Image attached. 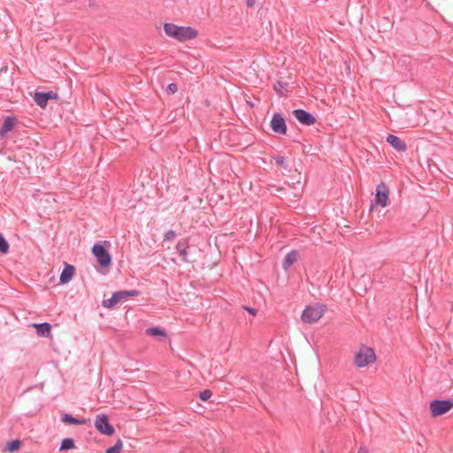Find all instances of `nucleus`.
<instances>
[{
  "label": "nucleus",
  "instance_id": "1",
  "mask_svg": "<svg viewBox=\"0 0 453 453\" xmlns=\"http://www.w3.org/2000/svg\"><path fill=\"white\" fill-rule=\"evenodd\" d=\"M164 31L169 37L183 42L194 39L197 36V32L190 27H180L173 23H165Z\"/></svg>",
  "mask_w": 453,
  "mask_h": 453
},
{
  "label": "nucleus",
  "instance_id": "2",
  "mask_svg": "<svg viewBox=\"0 0 453 453\" xmlns=\"http://www.w3.org/2000/svg\"><path fill=\"white\" fill-rule=\"evenodd\" d=\"M140 294L138 290H120L114 292L111 298L103 301L104 308L111 309L119 303L127 300L128 298L137 296Z\"/></svg>",
  "mask_w": 453,
  "mask_h": 453
},
{
  "label": "nucleus",
  "instance_id": "3",
  "mask_svg": "<svg viewBox=\"0 0 453 453\" xmlns=\"http://www.w3.org/2000/svg\"><path fill=\"white\" fill-rule=\"evenodd\" d=\"M326 306L323 304H317L315 306H308L303 311L302 320L304 323H315L317 322L325 313Z\"/></svg>",
  "mask_w": 453,
  "mask_h": 453
},
{
  "label": "nucleus",
  "instance_id": "4",
  "mask_svg": "<svg viewBox=\"0 0 453 453\" xmlns=\"http://www.w3.org/2000/svg\"><path fill=\"white\" fill-rule=\"evenodd\" d=\"M453 408V400H433L430 403V411L433 417H439L449 412Z\"/></svg>",
  "mask_w": 453,
  "mask_h": 453
},
{
  "label": "nucleus",
  "instance_id": "5",
  "mask_svg": "<svg viewBox=\"0 0 453 453\" xmlns=\"http://www.w3.org/2000/svg\"><path fill=\"white\" fill-rule=\"evenodd\" d=\"M376 356L372 348H363L355 356V365L359 367H365L375 361Z\"/></svg>",
  "mask_w": 453,
  "mask_h": 453
},
{
  "label": "nucleus",
  "instance_id": "6",
  "mask_svg": "<svg viewBox=\"0 0 453 453\" xmlns=\"http://www.w3.org/2000/svg\"><path fill=\"white\" fill-rule=\"evenodd\" d=\"M92 253L96 257L98 264L103 267H108L111 263V257L109 251L101 244H95Z\"/></svg>",
  "mask_w": 453,
  "mask_h": 453
},
{
  "label": "nucleus",
  "instance_id": "7",
  "mask_svg": "<svg viewBox=\"0 0 453 453\" xmlns=\"http://www.w3.org/2000/svg\"><path fill=\"white\" fill-rule=\"evenodd\" d=\"M95 426L98 432L104 435H112L115 432L114 427L110 424L106 415H98L95 420Z\"/></svg>",
  "mask_w": 453,
  "mask_h": 453
},
{
  "label": "nucleus",
  "instance_id": "8",
  "mask_svg": "<svg viewBox=\"0 0 453 453\" xmlns=\"http://www.w3.org/2000/svg\"><path fill=\"white\" fill-rule=\"evenodd\" d=\"M388 201V188L383 182L380 183L376 188L375 203L381 207H386Z\"/></svg>",
  "mask_w": 453,
  "mask_h": 453
},
{
  "label": "nucleus",
  "instance_id": "9",
  "mask_svg": "<svg viewBox=\"0 0 453 453\" xmlns=\"http://www.w3.org/2000/svg\"><path fill=\"white\" fill-rule=\"evenodd\" d=\"M271 127L274 133L285 134L287 126L284 118L280 113H274L271 120Z\"/></svg>",
  "mask_w": 453,
  "mask_h": 453
},
{
  "label": "nucleus",
  "instance_id": "10",
  "mask_svg": "<svg viewBox=\"0 0 453 453\" xmlns=\"http://www.w3.org/2000/svg\"><path fill=\"white\" fill-rule=\"evenodd\" d=\"M293 115L301 124L305 126H311L316 122L315 117L303 109L294 110Z\"/></svg>",
  "mask_w": 453,
  "mask_h": 453
},
{
  "label": "nucleus",
  "instance_id": "11",
  "mask_svg": "<svg viewBox=\"0 0 453 453\" xmlns=\"http://www.w3.org/2000/svg\"><path fill=\"white\" fill-rule=\"evenodd\" d=\"M64 269L60 274L59 283L66 284L68 283L73 277L75 273V267L72 265L64 262Z\"/></svg>",
  "mask_w": 453,
  "mask_h": 453
},
{
  "label": "nucleus",
  "instance_id": "12",
  "mask_svg": "<svg viewBox=\"0 0 453 453\" xmlns=\"http://www.w3.org/2000/svg\"><path fill=\"white\" fill-rule=\"evenodd\" d=\"M387 142L397 151L403 152L407 150L406 143L396 135L388 134Z\"/></svg>",
  "mask_w": 453,
  "mask_h": 453
},
{
  "label": "nucleus",
  "instance_id": "13",
  "mask_svg": "<svg viewBox=\"0 0 453 453\" xmlns=\"http://www.w3.org/2000/svg\"><path fill=\"white\" fill-rule=\"evenodd\" d=\"M188 241L187 240H180L178 242V243L176 244V250L177 252L180 254V256L182 258V261L183 262H188Z\"/></svg>",
  "mask_w": 453,
  "mask_h": 453
},
{
  "label": "nucleus",
  "instance_id": "14",
  "mask_svg": "<svg viewBox=\"0 0 453 453\" xmlns=\"http://www.w3.org/2000/svg\"><path fill=\"white\" fill-rule=\"evenodd\" d=\"M61 421L66 425H73V426L84 425L87 422V420L85 418L80 419L75 417H73L71 414H68V413L61 414Z\"/></svg>",
  "mask_w": 453,
  "mask_h": 453
},
{
  "label": "nucleus",
  "instance_id": "15",
  "mask_svg": "<svg viewBox=\"0 0 453 453\" xmlns=\"http://www.w3.org/2000/svg\"><path fill=\"white\" fill-rule=\"evenodd\" d=\"M298 259V252L296 250H291L288 252L282 262V266L285 270H288L295 262Z\"/></svg>",
  "mask_w": 453,
  "mask_h": 453
},
{
  "label": "nucleus",
  "instance_id": "16",
  "mask_svg": "<svg viewBox=\"0 0 453 453\" xmlns=\"http://www.w3.org/2000/svg\"><path fill=\"white\" fill-rule=\"evenodd\" d=\"M33 326L35 328L36 333L39 336L47 337L50 335L51 326L50 324H33Z\"/></svg>",
  "mask_w": 453,
  "mask_h": 453
},
{
  "label": "nucleus",
  "instance_id": "17",
  "mask_svg": "<svg viewBox=\"0 0 453 453\" xmlns=\"http://www.w3.org/2000/svg\"><path fill=\"white\" fill-rule=\"evenodd\" d=\"M16 119L12 117H7L3 124V127L0 130V135L4 136L8 132H10L15 126Z\"/></svg>",
  "mask_w": 453,
  "mask_h": 453
},
{
  "label": "nucleus",
  "instance_id": "18",
  "mask_svg": "<svg viewBox=\"0 0 453 453\" xmlns=\"http://www.w3.org/2000/svg\"><path fill=\"white\" fill-rule=\"evenodd\" d=\"M50 98H52L51 94L36 93L35 96V101L42 108H45V106L47 104V101Z\"/></svg>",
  "mask_w": 453,
  "mask_h": 453
},
{
  "label": "nucleus",
  "instance_id": "19",
  "mask_svg": "<svg viewBox=\"0 0 453 453\" xmlns=\"http://www.w3.org/2000/svg\"><path fill=\"white\" fill-rule=\"evenodd\" d=\"M145 333L148 335L163 337L164 339H166V337H167L165 331L159 327L148 328V329H146Z\"/></svg>",
  "mask_w": 453,
  "mask_h": 453
},
{
  "label": "nucleus",
  "instance_id": "20",
  "mask_svg": "<svg viewBox=\"0 0 453 453\" xmlns=\"http://www.w3.org/2000/svg\"><path fill=\"white\" fill-rule=\"evenodd\" d=\"M75 448L74 441L72 438H65L62 440L58 450L64 451Z\"/></svg>",
  "mask_w": 453,
  "mask_h": 453
},
{
  "label": "nucleus",
  "instance_id": "21",
  "mask_svg": "<svg viewBox=\"0 0 453 453\" xmlns=\"http://www.w3.org/2000/svg\"><path fill=\"white\" fill-rule=\"evenodd\" d=\"M20 445L21 441L19 440H14L7 443V449L10 452H13L15 450H18L20 448Z\"/></svg>",
  "mask_w": 453,
  "mask_h": 453
},
{
  "label": "nucleus",
  "instance_id": "22",
  "mask_svg": "<svg viewBox=\"0 0 453 453\" xmlns=\"http://www.w3.org/2000/svg\"><path fill=\"white\" fill-rule=\"evenodd\" d=\"M122 441L121 440H118L114 446L109 448L106 449V453H120V450L122 449Z\"/></svg>",
  "mask_w": 453,
  "mask_h": 453
},
{
  "label": "nucleus",
  "instance_id": "23",
  "mask_svg": "<svg viewBox=\"0 0 453 453\" xmlns=\"http://www.w3.org/2000/svg\"><path fill=\"white\" fill-rule=\"evenodd\" d=\"M9 250V243L4 238V236L0 234V252L7 253Z\"/></svg>",
  "mask_w": 453,
  "mask_h": 453
},
{
  "label": "nucleus",
  "instance_id": "24",
  "mask_svg": "<svg viewBox=\"0 0 453 453\" xmlns=\"http://www.w3.org/2000/svg\"><path fill=\"white\" fill-rule=\"evenodd\" d=\"M211 395H212V392L209 389H205L200 393L199 398L202 401L205 402V401L209 400L211 397Z\"/></svg>",
  "mask_w": 453,
  "mask_h": 453
},
{
  "label": "nucleus",
  "instance_id": "25",
  "mask_svg": "<svg viewBox=\"0 0 453 453\" xmlns=\"http://www.w3.org/2000/svg\"><path fill=\"white\" fill-rule=\"evenodd\" d=\"M274 160L278 165L282 166L284 169L288 168V165L285 164V158L282 156L274 157Z\"/></svg>",
  "mask_w": 453,
  "mask_h": 453
},
{
  "label": "nucleus",
  "instance_id": "26",
  "mask_svg": "<svg viewBox=\"0 0 453 453\" xmlns=\"http://www.w3.org/2000/svg\"><path fill=\"white\" fill-rule=\"evenodd\" d=\"M176 236V234L173 230H168L165 234V240H173Z\"/></svg>",
  "mask_w": 453,
  "mask_h": 453
},
{
  "label": "nucleus",
  "instance_id": "27",
  "mask_svg": "<svg viewBox=\"0 0 453 453\" xmlns=\"http://www.w3.org/2000/svg\"><path fill=\"white\" fill-rule=\"evenodd\" d=\"M178 89V87L175 83H171L167 86V91L171 94H174Z\"/></svg>",
  "mask_w": 453,
  "mask_h": 453
},
{
  "label": "nucleus",
  "instance_id": "28",
  "mask_svg": "<svg viewBox=\"0 0 453 453\" xmlns=\"http://www.w3.org/2000/svg\"><path fill=\"white\" fill-rule=\"evenodd\" d=\"M245 309L252 315H256L257 314V310L254 309V308H250V307H245Z\"/></svg>",
  "mask_w": 453,
  "mask_h": 453
},
{
  "label": "nucleus",
  "instance_id": "29",
  "mask_svg": "<svg viewBox=\"0 0 453 453\" xmlns=\"http://www.w3.org/2000/svg\"><path fill=\"white\" fill-rule=\"evenodd\" d=\"M278 85L280 86V88H283L285 86H287V83L279 81Z\"/></svg>",
  "mask_w": 453,
  "mask_h": 453
},
{
  "label": "nucleus",
  "instance_id": "30",
  "mask_svg": "<svg viewBox=\"0 0 453 453\" xmlns=\"http://www.w3.org/2000/svg\"><path fill=\"white\" fill-rule=\"evenodd\" d=\"M357 453H367V450L365 448H360Z\"/></svg>",
  "mask_w": 453,
  "mask_h": 453
},
{
  "label": "nucleus",
  "instance_id": "31",
  "mask_svg": "<svg viewBox=\"0 0 453 453\" xmlns=\"http://www.w3.org/2000/svg\"><path fill=\"white\" fill-rule=\"evenodd\" d=\"M247 4H248V6L251 7L254 4V1L253 0H248Z\"/></svg>",
  "mask_w": 453,
  "mask_h": 453
}]
</instances>
